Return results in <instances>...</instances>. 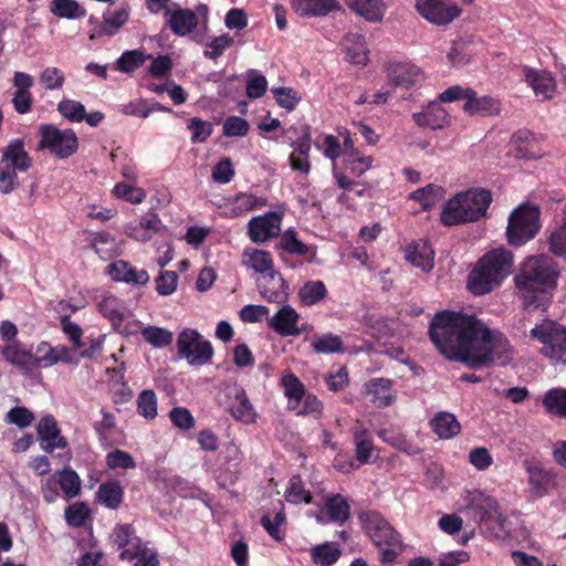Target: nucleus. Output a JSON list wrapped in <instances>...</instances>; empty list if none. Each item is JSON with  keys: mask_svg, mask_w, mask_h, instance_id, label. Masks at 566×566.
<instances>
[{"mask_svg": "<svg viewBox=\"0 0 566 566\" xmlns=\"http://www.w3.org/2000/svg\"><path fill=\"white\" fill-rule=\"evenodd\" d=\"M41 140L38 150L48 149L57 158L71 157L78 148V139L73 129H59L51 124H43L39 128Z\"/></svg>", "mask_w": 566, "mask_h": 566, "instance_id": "8", "label": "nucleus"}, {"mask_svg": "<svg viewBox=\"0 0 566 566\" xmlns=\"http://www.w3.org/2000/svg\"><path fill=\"white\" fill-rule=\"evenodd\" d=\"M468 510L472 512L474 518L480 522L495 521L502 525L505 517L500 512L497 502L479 490H473L467 496Z\"/></svg>", "mask_w": 566, "mask_h": 566, "instance_id": "12", "label": "nucleus"}, {"mask_svg": "<svg viewBox=\"0 0 566 566\" xmlns=\"http://www.w3.org/2000/svg\"><path fill=\"white\" fill-rule=\"evenodd\" d=\"M492 200L491 191L483 188L459 192L447 201L441 221L450 227L479 221L486 217Z\"/></svg>", "mask_w": 566, "mask_h": 566, "instance_id": "4", "label": "nucleus"}, {"mask_svg": "<svg viewBox=\"0 0 566 566\" xmlns=\"http://www.w3.org/2000/svg\"><path fill=\"white\" fill-rule=\"evenodd\" d=\"M346 55L345 59L350 64L366 65L368 62V50L365 39L358 33H348L342 43Z\"/></svg>", "mask_w": 566, "mask_h": 566, "instance_id": "30", "label": "nucleus"}, {"mask_svg": "<svg viewBox=\"0 0 566 566\" xmlns=\"http://www.w3.org/2000/svg\"><path fill=\"white\" fill-rule=\"evenodd\" d=\"M533 142L534 134L526 129L516 132L511 139V143L516 150V156L521 158L535 157V154L531 150Z\"/></svg>", "mask_w": 566, "mask_h": 566, "instance_id": "61", "label": "nucleus"}, {"mask_svg": "<svg viewBox=\"0 0 566 566\" xmlns=\"http://www.w3.org/2000/svg\"><path fill=\"white\" fill-rule=\"evenodd\" d=\"M280 384L287 398V408L296 409L300 407L302 397H304V394L306 392L303 382L293 373L289 371L281 376Z\"/></svg>", "mask_w": 566, "mask_h": 566, "instance_id": "38", "label": "nucleus"}, {"mask_svg": "<svg viewBox=\"0 0 566 566\" xmlns=\"http://www.w3.org/2000/svg\"><path fill=\"white\" fill-rule=\"evenodd\" d=\"M548 249L556 256H566V203L562 208L558 226L548 235Z\"/></svg>", "mask_w": 566, "mask_h": 566, "instance_id": "42", "label": "nucleus"}, {"mask_svg": "<svg viewBox=\"0 0 566 566\" xmlns=\"http://www.w3.org/2000/svg\"><path fill=\"white\" fill-rule=\"evenodd\" d=\"M443 196L444 189L432 184L419 188L410 193V198L418 201L424 210H429L434 207L443 198Z\"/></svg>", "mask_w": 566, "mask_h": 566, "instance_id": "50", "label": "nucleus"}, {"mask_svg": "<svg viewBox=\"0 0 566 566\" xmlns=\"http://www.w3.org/2000/svg\"><path fill=\"white\" fill-rule=\"evenodd\" d=\"M463 111L471 116H493L501 112V105L500 102L492 96L484 95L479 97L473 90L472 96H469L463 105Z\"/></svg>", "mask_w": 566, "mask_h": 566, "instance_id": "32", "label": "nucleus"}, {"mask_svg": "<svg viewBox=\"0 0 566 566\" xmlns=\"http://www.w3.org/2000/svg\"><path fill=\"white\" fill-rule=\"evenodd\" d=\"M272 94L277 105L289 112L294 111L301 102V95L291 87H273Z\"/></svg>", "mask_w": 566, "mask_h": 566, "instance_id": "62", "label": "nucleus"}, {"mask_svg": "<svg viewBox=\"0 0 566 566\" xmlns=\"http://www.w3.org/2000/svg\"><path fill=\"white\" fill-rule=\"evenodd\" d=\"M98 310L115 328H118L123 321L130 315L126 303L114 295L103 297L98 303Z\"/></svg>", "mask_w": 566, "mask_h": 566, "instance_id": "29", "label": "nucleus"}, {"mask_svg": "<svg viewBox=\"0 0 566 566\" xmlns=\"http://www.w3.org/2000/svg\"><path fill=\"white\" fill-rule=\"evenodd\" d=\"M284 211L266 212L251 218L248 222V235L253 243H264L281 233Z\"/></svg>", "mask_w": 566, "mask_h": 566, "instance_id": "10", "label": "nucleus"}, {"mask_svg": "<svg viewBox=\"0 0 566 566\" xmlns=\"http://www.w3.org/2000/svg\"><path fill=\"white\" fill-rule=\"evenodd\" d=\"M530 337L542 344V355L554 364H566V326L543 319L531 329Z\"/></svg>", "mask_w": 566, "mask_h": 566, "instance_id": "6", "label": "nucleus"}, {"mask_svg": "<svg viewBox=\"0 0 566 566\" xmlns=\"http://www.w3.org/2000/svg\"><path fill=\"white\" fill-rule=\"evenodd\" d=\"M391 380L386 378H374L366 385V392L369 400L378 408L389 406L394 400L391 392Z\"/></svg>", "mask_w": 566, "mask_h": 566, "instance_id": "33", "label": "nucleus"}, {"mask_svg": "<svg viewBox=\"0 0 566 566\" xmlns=\"http://www.w3.org/2000/svg\"><path fill=\"white\" fill-rule=\"evenodd\" d=\"M106 465L111 470H129L136 468L134 458L124 450L115 449L106 454Z\"/></svg>", "mask_w": 566, "mask_h": 566, "instance_id": "63", "label": "nucleus"}, {"mask_svg": "<svg viewBox=\"0 0 566 566\" xmlns=\"http://www.w3.org/2000/svg\"><path fill=\"white\" fill-rule=\"evenodd\" d=\"M298 298L305 306H313L327 296V289L323 281H307L298 290Z\"/></svg>", "mask_w": 566, "mask_h": 566, "instance_id": "43", "label": "nucleus"}, {"mask_svg": "<svg viewBox=\"0 0 566 566\" xmlns=\"http://www.w3.org/2000/svg\"><path fill=\"white\" fill-rule=\"evenodd\" d=\"M429 336L446 358L474 369L490 364L504 366L512 359L509 340L474 315L451 311L438 313L430 323Z\"/></svg>", "mask_w": 566, "mask_h": 566, "instance_id": "1", "label": "nucleus"}, {"mask_svg": "<svg viewBox=\"0 0 566 566\" xmlns=\"http://www.w3.org/2000/svg\"><path fill=\"white\" fill-rule=\"evenodd\" d=\"M233 203L232 217H237L256 208L264 207L266 205V199L263 197H256L252 193L242 192L234 197Z\"/></svg>", "mask_w": 566, "mask_h": 566, "instance_id": "54", "label": "nucleus"}, {"mask_svg": "<svg viewBox=\"0 0 566 566\" xmlns=\"http://www.w3.org/2000/svg\"><path fill=\"white\" fill-rule=\"evenodd\" d=\"M523 464L527 473L530 493L536 499L547 495L549 490L555 485L554 472L528 460L524 461Z\"/></svg>", "mask_w": 566, "mask_h": 566, "instance_id": "13", "label": "nucleus"}, {"mask_svg": "<svg viewBox=\"0 0 566 566\" xmlns=\"http://www.w3.org/2000/svg\"><path fill=\"white\" fill-rule=\"evenodd\" d=\"M368 536L379 549L380 562L384 564L395 563L402 552L400 535L389 522L378 512H367L360 515Z\"/></svg>", "mask_w": 566, "mask_h": 566, "instance_id": "5", "label": "nucleus"}, {"mask_svg": "<svg viewBox=\"0 0 566 566\" xmlns=\"http://www.w3.org/2000/svg\"><path fill=\"white\" fill-rule=\"evenodd\" d=\"M57 482L65 500H72L81 494L82 480L73 469L65 468L59 470Z\"/></svg>", "mask_w": 566, "mask_h": 566, "instance_id": "44", "label": "nucleus"}, {"mask_svg": "<svg viewBox=\"0 0 566 566\" xmlns=\"http://www.w3.org/2000/svg\"><path fill=\"white\" fill-rule=\"evenodd\" d=\"M91 247L103 260H111L120 254L122 249L116 239L108 232L101 231L93 233Z\"/></svg>", "mask_w": 566, "mask_h": 566, "instance_id": "37", "label": "nucleus"}, {"mask_svg": "<svg viewBox=\"0 0 566 566\" xmlns=\"http://www.w3.org/2000/svg\"><path fill=\"white\" fill-rule=\"evenodd\" d=\"M137 410L140 416L153 420L157 417V397L154 390H143L137 398Z\"/></svg>", "mask_w": 566, "mask_h": 566, "instance_id": "58", "label": "nucleus"}, {"mask_svg": "<svg viewBox=\"0 0 566 566\" xmlns=\"http://www.w3.org/2000/svg\"><path fill=\"white\" fill-rule=\"evenodd\" d=\"M111 541L118 549L135 548L142 543L136 536V530L132 524H116L111 534Z\"/></svg>", "mask_w": 566, "mask_h": 566, "instance_id": "40", "label": "nucleus"}, {"mask_svg": "<svg viewBox=\"0 0 566 566\" xmlns=\"http://www.w3.org/2000/svg\"><path fill=\"white\" fill-rule=\"evenodd\" d=\"M543 406L549 415L566 419V389L547 390L543 397Z\"/></svg>", "mask_w": 566, "mask_h": 566, "instance_id": "47", "label": "nucleus"}, {"mask_svg": "<svg viewBox=\"0 0 566 566\" xmlns=\"http://www.w3.org/2000/svg\"><path fill=\"white\" fill-rule=\"evenodd\" d=\"M241 264L245 270L253 271L261 276H265L275 270L272 254L256 248H245L243 250Z\"/></svg>", "mask_w": 566, "mask_h": 566, "instance_id": "18", "label": "nucleus"}, {"mask_svg": "<svg viewBox=\"0 0 566 566\" xmlns=\"http://www.w3.org/2000/svg\"><path fill=\"white\" fill-rule=\"evenodd\" d=\"M2 355L7 361L15 365L24 374H29L38 366V357L33 356L30 350L19 343H12L3 347Z\"/></svg>", "mask_w": 566, "mask_h": 566, "instance_id": "28", "label": "nucleus"}, {"mask_svg": "<svg viewBox=\"0 0 566 566\" xmlns=\"http://www.w3.org/2000/svg\"><path fill=\"white\" fill-rule=\"evenodd\" d=\"M558 270L552 258L541 254L531 256L523 265L522 273L515 277L517 287L523 292L526 308L545 310L549 303V291L555 289Z\"/></svg>", "mask_w": 566, "mask_h": 566, "instance_id": "2", "label": "nucleus"}, {"mask_svg": "<svg viewBox=\"0 0 566 566\" xmlns=\"http://www.w3.org/2000/svg\"><path fill=\"white\" fill-rule=\"evenodd\" d=\"M524 75L527 84L533 88L535 95L541 101L553 98L556 91V83L549 72L526 67L524 69Z\"/></svg>", "mask_w": 566, "mask_h": 566, "instance_id": "21", "label": "nucleus"}, {"mask_svg": "<svg viewBox=\"0 0 566 566\" xmlns=\"http://www.w3.org/2000/svg\"><path fill=\"white\" fill-rule=\"evenodd\" d=\"M300 315L290 305L282 306L269 319V326L281 336H298L302 332L297 327Z\"/></svg>", "mask_w": 566, "mask_h": 566, "instance_id": "19", "label": "nucleus"}, {"mask_svg": "<svg viewBox=\"0 0 566 566\" xmlns=\"http://www.w3.org/2000/svg\"><path fill=\"white\" fill-rule=\"evenodd\" d=\"M165 18L170 30L180 36L191 33L198 25L197 14L189 9L166 10Z\"/></svg>", "mask_w": 566, "mask_h": 566, "instance_id": "22", "label": "nucleus"}, {"mask_svg": "<svg viewBox=\"0 0 566 566\" xmlns=\"http://www.w3.org/2000/svg\"><path fill=\"white\" fill-rule=\"evenodd\" d=\"M113 192L116 198L133 205L142 203L146 198L145 190L136 187L133 182H118L115 185Z\"/></svg>", "mask_w": 566, "mask_h": 566, "instance_id": "56", "label": "nucleus"}, {"mask_svg": "<svg viewBox=\"0 0 566 566\" xmlns=\"http://www.w3.org/2000/svg\"><path fill=\"white\" fill-rule=\"evenodd\" d=\"M124 496V491L118 482L108 481L104 482L98 486L96 497L101 504L107 509H117Z\"/></svg>", "mask_w": 566, "mask_h": 566, "instance_id": "41", "label": "nucleus"}, {"mask_svg": "<svg viewBox=\"0 0 566 566\" xmlns=\"http://www.w3.org/2000/svg\"><path fill=\"white\" fill-rule=\"evenodd\" d=\"M57 112L72 123H81L85 117V106L74 99L64 98L57 104Z\"/></svg>", "mask_w": 566, "mask_h": 566, "instance_id": "57", "label": "nucleus"}, {"mask_svg": "<svg viewBox=\"0 0 566 566\" xmlns=\"http://www.w3.org/2000/svg\"><path fill=\"white\" fill-rule=\"evenodd\" d=\"M128 18L129 12L127 8L105 12L98 28L99 33L114 35L128 21Z\"/></svg>", "mask_w": 566, "mask_h": 566, "instance_id": "49", "label": "nucleus"}, {"mask_svg": "<svg viewBox=\"0 0 566 566\" xmlns=\"http://www.w3.org/2000/svg\"><path fill=\"white\" fill-rule=\"evenodd\" d=\"M433 250L426 242H419L409 245L406 249L405 253V258L408 262H410L413 266L419 268L424 272H428L433 269Z\"/></svg>", "mask_w": 566, "mask_h": 566, "instance_id": "36", "label": "nucleus"}, {"mask_svg": "<svg viewBox=\"0 0 566 566\" xmlns=\"http://www.w3.org/2000/svg\"><path fill=\"white\" fill-rule=\"evenodd\" d=\"M107 273L114 281L127 284L145 285L149 281L146 270H138L124 260H117L108 264Z\"/></svg>", "mask_w": 566, "mask_h": 566, "instance_id": "20", "label": "nucleus"}, {"mask_svg": "<svg viewBox=\"0 0 566 566\" xmlns=\"http://www.w3.org/2000/svg\"><path fill=\"white\" fill-rule=\"evenodd\" d=\"M38 353H43L38 357V366L50 367L60 361L66 364L76 363L72 350L65 345H57L52 347L49 343L42 342L38 345Z\"/></svg>", "mask_w": 566, "mask_h": 566, "instance_id": "27", "label": "nucleus"}, {"mask_svg": "<svg viewBox=\"0 0 566 566\" xmlns=\"http://www.w3.org/2000/svg\"><path fill=\"white\" fill-rule=\"evenodd\" d=\"M285 142L294 149L292 154L308 155L311 150V132L307 125H292L284 130Z\"/></svg>", "mask_w": 566, "mask_h": 566, "instance_id": "35", "label": "nucleus"}, {"mask_svg": "<svg viewBox=\"0 0 566 566\" xmlns=\"http://www.w3.org/2000/svg\"><path fill=\"white\" fill-rule=\"evenodd\" d=\"M0 164L17 168L20 172H25L31 167V157L24 148V142L15 138L9 142L2 151Z\"/></svg>", "mask_w": 566, "mask_h": 566, "instance_id": "24", "label": "nucleus"}, {"mask_svg": "<svg viewBox=\"0 0 566 566\" xmlns=\"http://www.w3.org/2000/svg\"><path fill=\"white\" fill-rule=\"evenodd\" d=\"M228 410L231 416L244 423H253L258 413L242 387L233 386L228 390Z\"/></svg>", "mask_w": 566, "mask_h": 566, "instance_id": "14", "label": "nucleus"}, {"mask_svg": "<svg viewBox=\"0 0 566 566\" xmlns=\"http://www.w3.org/2000/svg\"><path fill=\"white\" fill-rule=\"evenodd\" d=\"M91 517V509L85 502H75L64 511V518L72 527H82Z\"/></svg>", "mask_w": 566, "mask_h": 566, "instance_id": "53", "label": "nucleus"}, {"mask_svg": "<svg viewBox=\"0 0 566 566\" xmlns=\"http://www.w3.org/2000/svg\"><path fill=\"white\" fill-rule=\"evenodd\" d=\"M140 334L148 344L157 348L170 345L174 339V334L170 331L158 326H146Z\"/></svg>", "mask_w": 566, "mask_h": 566, "instance_id": "55", "label": "nucleus"}, {"mask_svg": "<svg viewBox=\"0 0 566 566\" xmlns=\"http://www.w3.org/2000/svg\"><path fill=\"white\" fill-rule=\"evenodd\" d=\"M292 9L303 18L325 17L338 8L337 0H291Z\"/></svg>", "mask_w": 566, "mask_h": 566, "instance_id": "26", "label": "nucleus"}, {"mask_svg": "<svg viewBox=\"0 0 566 566\" xmlns=\"http://www.w3.org/2000/svg\"><path fill=\"white\" fill-rule=\"evenodd\" d=\"M388 77L396 86L406 88L417 86L424 81V75L418 66L406 63L390 65Z\"/></svg>", "mask_w": 566, "mask_h": 566, "instance_id": "23", "label": "nucleus"}, {"mask_svg": "<svg viewBox=\"0 0 566 566\" xmlns=\"http://www.w3.org/2000/svg\"><path fill=\"white\" fill-rule=\"evenodd\" d=\"M513 268V255L504 248L485 253L468 276V289L474 295H484L501 285Z\"/></svg>", "mask_w": 566, "mask_h": 566, "instance_id": "3", "label": "nucleus"}, {"mask_svg": "<svg viewBox=\"0 0 566 566\" xmlns=\"http://www.w3.org/2000/svg\"><path fill=\"white\" fill-rule=\"evenodd\" d=\"M279 247L286 253L296 256L314 254V249L301 241L293 229H287L282 233Z\"/></svg>", "mask_w": 566, "mask_h": 566, "instance_id": "46", "label": "nucleus"}, {"mask_svg": "<svg viewBox=\"0 0 566 566\" xmlns=\"http://www.w3.org/2000/svg\"><path fill=\"white\" fill-rule=\"evenodd\" d=\"M345 2L353 11L370 22H379L384 18L381 0H345Z\"/></svg>", "mask_w": 566, "mask_h": 566, "instance_id": "39", "label": "nucleus"}, {"mask_svg": "<svg viewBox=\"0 0 566 566\" xmlns=\"http://www.w3.org/2000/svg\"><path fill=\"white\" fill-rule=\"evenodd\" d=\"M541 211L535 205L522 203L510 214L506 237L510 244L521 247L532 240L541 229Z\"/></svg>", "mask_w": 566, "mask_h": 566, "instance_id": "7", "label": "nucleus"}, {"mask_svg": "<svg viewBox=\"0 0 566 566\" xmlns=\"http://www.w3.org/2000/svg\"><path fill=\"white\" fill-rule=\"evenodd\" d=\"M431 430L440 439H451L461 431V424L457 417L448 411L437 412L429 421Z\"/></svg>", "mask_w": 566, "mask_h": 566, "instance_id": "31", "label": "nucleus"}, {"mask_svg": "<svg viewBox=\"0 0 566 566\" xmlns=\"http://www.w3.org/2000/svg\"><path fill=\"white\" fill-rule=\"evenodd\" d=\"M311 347L316 354H335L344 352V344L338 335L326 333L316 335L311 342Z\"/></svg>", "mask_w": 566, "mask_h": 566, "instance_id": "48", "label": "nucleus"}, {"mask_svg": "<svg viewBox=\"0 0 566 566\" xmlns=\"http://www.w3.org/2000/svg\"><path fill=\"white\" fill-rule=\"evenodd\" d=\"M287 284L276 270L262 276L258 282L261 296L270 303H282L287 296Z\"/></svg>", "mask_w": 566, "mask_h": 566, "instance_id": "17", "label": "nucleus"}, {"mask_svg": "<svg viewBox=\"0 0 566 566\" xmlns=\"http://www.w3.org/2000/svg\"><path fill=\"white\" fill-rule=\"evenodd\" d=\"M325 510L329 522L343 524L350 516L349 504L340 494L328 496L325 501Z\"/></svg>", "mask_w": 566, "mask_h": 566, "instance_id": "45", "label": "nucleus"}, {"mask_svg": "<svg viewBox=\"0 0 566 566\" xmlns=\"http://www.w3.org/2000/svg\"><path fill=\"white\" fill-rule=\"evenodd\" d=\"M178 355L191 366H203L210 363L213 348L209 340L202 338L198 331L185 328L177 337Z\"/></svg>", "mask_w": 566, "mask_h": 566, "instance_id": "9", "label": "nucleus"}, {"mask_svg": "<svg viewBox=\"0 0 566 566\" xmlns=\"http://www.w3.org/2000/svg\"><path fill=\"white\" fill-rule=\"evenodd\" d=\"M38 438L41 448L45 452H53L55 449H64L67 447V441L61 436L56 420L52 416L43 417L36 427Z\"/></svg>", "mask_w": 566, "mask_h": 566, "instance_id": "15", "label": "nucleus"}, {"mask_svg": "<svg viewBox=\"0 0 566 566\" xmlns=\"http://www.w3.org/2000/svg\"><path fill=\"white\" fill-rule=\"evenodd\" d=\"M119 558L133 562L134 566H159L157 552L148 547V544L145 542L139 543L135 548L122 551Z\"/></svg>", "mask_w": 566, "mask_h": 566, "instance_id": "34", "label": "nucleus"}, {"mask_svg": "<svg viewBox=\"0 0 566 566\" xmlns=\"http://www.w3.org/2000/svg\"><path fill=\"white\" fill-rule=\"evenodd\" d=\"M146 55L138 50L124 52L116 61L115 69L120 72L130 73L142 66Z\"/></svg>", "mask_w": 566, "mask_h": 566, "instance_id": "60", "label": "nucleus"}, {"mask_svg": "<svg viewBox=\"0 0 566 566\" xmlns=\"http://www.w3.org/2000/svg\"><path fill=\"white\" fill-rule=\"evenodd\" d=\"M324 409L323 402L312 392H305L302 397V402L296 409H292L298 416H311L314 419H318L322 416Z\"/></svg>", "mask_w": 566, "mask_h": 566, "instance_id": "59", "label": "nucleus"}, {"mask_svg": "<svg viewBox=\"0 0 566 566\" xmlns=\"http://www.w3.org/2000/svg\"><path fill=\"white\" fill-rule=\"evenodd\" d=\"M413 122L419 127L430 129H442L450 123V115L447 109L437 101L430 102L418 113L412 114Z\"/></svg>", "mask_w": 566, "mask_h": 566, "instance_id": "16", "label": "nucleus"}, {"mask_svg": "<svg viewBox=\"0 0 566 566\" xmlns=\"http://www.w3.org/2000/svg\"><path fill=\"white\" fill-rule=\"evenodd\" d=\"M416 9L424 20L436 25H447L461 13L458 6L443 0H416Z\"/></svg>", "mask_w": 566, "mask_h": 566, "instance_id": "11", "label": "nucleus"}, {"mask_svg": "<svg viewBox=\"0 0 566 566\" xmlns=\"http://www.w3.org/2000/svg\"><path fill=\"white\" fill-rule=\"evenodd\" d=\"M51 12L64 19H78L86 15V11L75 0H52Z\"/></svg>", "mask_w": 566, "mask_h": 566, "instance_id": "51", "label": "nucleus"}, {"mask_svg": "<svg viewBox=\"0 0 566 566\" xmlns=\"http://www.w3.org/2000/svg\"><path fill=\"white\" fill-rule=\"evenodd\" d=\"M353 441L355 446L356 460L359 464H366L370 461L375 451V446L370 431L363 422L357 421L352 429Z\"/></svg>", "mask_w": 566, "mask_h": 566, "instance_id": "25", "label": "nucleus"}, {"mask_svg": "<svg viewBox=\"0 0 566 566\" xmlns=\"http://www.w3.org/2000/svg\"><path fill=\"white\" fill-rule=\"evenodd\" d=\"M187 128L191 132V142L199 144L206 142L212 134V124L199 117H192L188 120Z\"/></svg>", "mask_w": 566, "mask_h": 566, "instance_id": "64", "label": "nucleus"}, {"mask_svg": "<svg viewBox=\"0 0 566 566\" xmlns=\"http://www.w3.org/2000/svg\"><path fill=\"white\" fill-rule=\"evenodd\" d=\"M284 497L291 504H310L312 502V496L310 492L305 490L300 475H293L290 479Z\"/></svg>", "mask_w": 566, "mask_h": 566, "instance_id": "52", "label": "nucleus"}]
</instances>
